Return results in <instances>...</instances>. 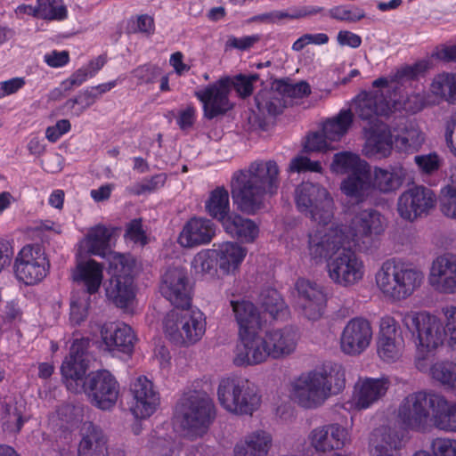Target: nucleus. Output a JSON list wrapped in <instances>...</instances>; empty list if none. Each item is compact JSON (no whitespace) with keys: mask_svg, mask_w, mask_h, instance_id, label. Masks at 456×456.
<instances>
[{"mask_svg":"<svg viewBox=\"0 0 456 456\" xmlns=\"http://www.w3.org/2000/svg\"><path fill=\"white\" fill-rule=\"evenodd\" d=\"M354 121L351 110H342L339 113L324 122L322 133L330 142H338L348 132Z\"/></svg>","mask_w":456,"mask_h":456,"instance_id":"nucleus-42","label":"nucleus"},{"mask_svg":"<svg viewBox=\"0 0 456 456\" xmlns=\"http://www.w3.org/2000/svg\"><path fill=\"white\" fill-rule=\"evenodd\" d=\"M436 393L419 391L408 395L398 408V419L406 428L424 431L431 422L432 401Z\"/></svg>","mask_w":456,"mask_h":456,"instance_id":"nucleus-10","label":"nucleus"},{"mask_svg":"<svg viewBox=\"0 0 456 456\" xmlns=\"http://www.w3.org/2000/svg\"><path fill=\"white\" fill-rule=\"evenodd\" d=\"M394 141L387 126L381 124L374 128L367 139L363 151L368 157L386 158L390 155Z\"/></svg>","mask_w":456,"mask_h":456,"instance_id":"nucleus-35","label":"nucleus"},{"mask_svg":"<svg viewBox=\"0 0 456 456\" xmlns=\"http://www.w3.org/2000/svg\"><path fill=\"white\" fill-rule=\"evenodd\" d=\"M280 185V169L274 160H256L234 174L232 194L239 208L255 213L264 205L266 195L276 194Z\"/></svg>","mask_w":456,"mask_h":456,"instance_id":"nucleus-1","label":"nucleus"},{"mask_svg":"<svg viewBox=\"0 0 456 456\" xmlns=\"http://www.w3.org/2000/svg\"><path fill=\"white\" fill-rule=\"evenodd\" d=\"M3 428L10 433H17L21 429L23 418L16 407L6 405L2 413Z\"/></svg>","mask_w":456,"mask_h":456,"instance_id":"nucleus-58","label":"nucleus"},{"mask_svg":"<svg viewBox=\"0 0 456 456\" xmlns=\"http://www.w3.org/2000/svg\"><path fill=\"white\" fill-rule=\"evenodd\" d=\"M431 447L435 456H456V440L436 438Z\"/></svg>","mask_w":456,"mask_h":456,"instance_id":"nucleus-64","label":"nucleus"},{"mask_svg":"<svg viewBox=\"0 0 456 456\" xmlns=\"http://www.w3.org/2000/svg\"><path fill=\"white\" fill-rule=\"evenodd\" d=\"M431 92L451 103L456 102V74L443 73L431 84Z\"/></svg>","mask_w":456,"mask_h":456,"instance_id":"nucleus-48","label":"nucleus"},{"mask_svg":"<svg viewBox=\"0 0 456 456\" xmlns=\"http://www.w3.org/2000/svg\"><path fill=\"white\" fill-rule=\"evenodd\" d=\"M261 304L265 312L276 319L287 314V307L275 289H269L261 295Z\"/></svg>","mask_w":456,"mask_h":456,"instance_id":"nucleus-52","label":"nucleus"},{"mask_svg":"<svg viewBox=\"0 0 456 456\" xmlns=\"http://www.w3.org/2000/svg\"><path fill=\"white\" fill-rule=\"evenodd\" d=\"M419 268L395 258L382 263L375 274V282L385 297L401 301L411 297L424 281Z\"/></svg>","mask_w":456,"mask_h":456,"instance_id":"nucleus-3","label":"nucleus"},{"mask_svg":"<svg viewBox=\"0 0 456 456\" xmlns=\"http://www.w3.org/2000/svg\"><path fill=\"white\" fill-rule=\"evenodd\" d=\"M80 434L78 456H110L108 439L98 426L91 421H86L81 427Z\"/></svg>","mask_w":456,"mask_h":456,"instance_id":"nucleus-26","label":"nucleus"},{"mask_svg":"<svg viewBox=\"0 0 456 456\" xmlns=\"http://www.w3.org/2000/svg\"><path fill=\"white\" fill-rule=\"evenodd\" d=\"M215 417L213 400L203 391L183 394L175 407L176 422L190 437L206 434Z\"/></svg>","mask_w":456,"mask_h":456,"instance_id":"nucleus-4","label":"nucleus"},{"mask_svg":"<svg viewBox=\"0 0 456 456\" xmlns=\"http://www.w3.org/2000/svg\"><path fill=\"white\" fill-rule=\"evenodd\" d=\"M261 403V395L256 386L248 379H243L232 412L240 415H252Z\"/></svg>","mask_w":456,"mask_h":456,"instance_id":"nucleus-38","label":"nucleus"},{"mask_svg":"<svg viewBox=\"0 0 456 456\" xmlns=\"http://www.w3.org/2000/svg\"><path fill=\"white\" fill-rule=\"evenodd\" d=\"M329 142L330 141L325 138L323 133H312L306 137L305 151L306 152H314L333 150L334 148L330 146Z\"/></svg>","mask_w":456,"mask_h":456,"instance_id":"nucleus-60","label":"nucleus"},{"mask_svg":"<svg viewBox=\"0 0 456 456\" xmlns=\"http://www.w3.org/2000/svg\"><path fill=\"white\" fill-rule=\"evenodd\" d=\"M167 337L175 345L189 347L201 340L206 318L199 310L182 308L168 313L163 321Z\"/></svg>","mask_w":456,"mask_h":456,"instance_id":"nucleus-5","label":"nucleus"},{"mask_svg":"<svg viewBox=\"0 0 456 456\" xmlns=\"http://www.w3.org/2000/svg\"><path fill=\"white\" fill-rule=\"evenodd\" d=\"M369 167L367 162L361 159L358 155L347 151L336 153L330 165L333 172L349 175H354Z\"/></svg>","mask_w":456,"mask_h":456,"instance_id":"nucleus-45","label":"nucleus"},{"mask_svg":"<svg viewBox=\"0 0 456 456\" xmlns=\"http://www.w3.org/2000/svg\"><path fill=\"white\" fill-rule=\"evenodd\" d=\"M275 85L283 98H303L311 93L310 86L305 81L291 84L285 80H279Z\"/></svg>","mask_w":456,"mask_h":456,"instance_id":"nucleus-56","label":"nucleus"},{"mask_svg":"<svg viewBox=\"0 0 456 456\" xmlns=\"http://www.w3.org/2000/svg\"><path fill=\"white\" fill-rule=\"evenodd\" d=\"M436 201V195L432 190L424 186H414L401 194L397 202V211L403 219L414 221L428 214L435 207Z\"/></svg>","mask_w":456,"mask_h":456,"instance_id":"nucleus-19","label":"nucleus"},{"mask_svg":"<svg viewBox=\"0 0 456 456\" xmlns=\"http://www.w3.org/2000/svg\"><path fill=\"white\" fill-rule=\"evenodd\" d=\"M243 379H244L228 377L221 379L218 385V400L221 405L230 412H232L234 403L236 400H238V393Z\"/></svg>","mask_w":456,"mask_h":456,"instance_id":"nucleus-46","label":"nucleus"},{"mask_svg":"<svg viewBox=\"0 0 456 456\" xmlns=\"http://www.w3.org/2000/svg\"><path fill=\"white\" fill-rule=\"evenodd\" d=\"M50 264L43 248L36 245H27L18 254L14 272L17 278L27 285L41 281L49 271Z\"/></svg>","mask_w":456,"mask_h":456,"instance_id":"nucleus-11","label":"nucleus"},{"mask_svg":"<svg viewBox=\"0 0 456 456\" xmlns=\"http://www.w3.org/2000/svg\"><path fill=\"white\" fill-rule=\"evenodd\" d=\"M401 315L402 323L411 334L419 353L431 352L444 344L445 328L436 316L427 312H411Z\"/></svg>","mask_w":456,"mask_h":456,"instance_id":"nucleus-7","label":"nucleus"},{"mask_svg":"<svg viewBox=\"0 0 456 456\" xmlns=\"http://www.w3.org/2000/svg\"><path fill=\"white\" fill-rule=\"evenodd\" d=\"M101 337L109 351L131 353L135 341L131 327L119 322L104 323L101 328Z\"/></svg>","mask_w":456,"mask_h":456,"instance_id":"nucleus-25","label":"nucleus"},{"mask_svg":"<svg viewBox=\"0 0 456 456\" xmlns=\"http://www.w3.org/2000/svg\"><path fill=\"white\" fill-rule=\"evenodd\" d=\"M425 142V135L417 125L409 124L395 137L397 151L405 153L418 151Z\"/></svg>","mask_w":456,"mask_h":456,"instance_id":"nucleus-43","label":"nucleus"},{"mask_svg":"<svg viewBox=\"0 0 456 456\" xmlns=\"http://www.w3.org/2000/svg\"><path fill=\"white\" fill-rule=\"evenodd\" d=\"M91 403L101 409L110 410L116 404L119 396V384L107 370H98L88 373L80 387Z\"/></svg>","mask_w":456,"mask_h":456,"instance_id":"nucleus-8","label":"nucleus"},{"mask_svg":"<svg viewBox=\"0 0 456 456\" xmlns=\"http://www.w3.org/2000/svg\"><path fill=\"white\" fill-rule=\"evenodd\" d=\"M390 381L387 378L360 379L354 385V405L358 410L367 409L387 394Z\"/></svg>","mask_w":456,"mask_h":456,"instance_id":"nucleus-24","label":"nucleus"},{"mask_svg":"<svg viewBox=\"0 0 456 456\" xmlns=\"http://www.w3.org/2000/svg\"><path fill=\"white\" fill-rule=\"evenodd\" d=\"M271 358L283 359L292 354L297 346L298 333L293 327L273 330L265 333Z\"/></svg>","mask_w":456,"mask_h":456,"instance_id":"nucleus-29","label":"nucleus"},{"mask_svg":"<svg viewBox=\"0 0 456 456\" xmlns=\"http://www.w3.org/2000/svg\"><path fill=\"white\" fill-rule=\"evenodd\" d=\"M373 330L370 322L362 317L351 319L340 336V348L348 355H359L370 345Z\"/></svg>","mask_w":456,"mask_h":456,"instance_id":"nucleus-16","label":"nucleus"},{"mask_svg":"<svg viewBox=\"0 0 456 456\" xmlns=\"http://www.w3.org/2000/svg\"><path fill=\"white\" fill-rule=\"evenodd\" d=\"M295 289L302 314L309 320H319L323 315L327 303L323 288L314 281L298 279Z\"/></svg>","mask_w":456,"mask_h":456,"instance_id":"nucleus-20","label":"nucleus"},{"mask_svg":"<svg viewBox=\"0 0 456 456\" xmlns=\"http://www.w3.org/2000/svg\"><path fill=\"white\" fill-rule=\"evenodd\" d=\"M414 160L419 170L425 174H432L440 167V159L436 153L418 155Z\"/></svg>","mask_w":456,"mask_h":456,"instance_id":"nucleus-63","label":"nucleus"},{"mask_svg":"<svg viewBox=\"0 0 456 456\" xmlns=\"http://www.w3.org/2000/svg\"><path fill=\"white\" fill-rule=\"evenodd\" d=\"M328 276L341 288H351L361 282L365 267L361 256L351 248H342L327 263Z\"/></svg>","mask_w":456,"mask_h":456,"instance_id":"nucleus-9","label":"nucleus"},{"mask_svg":"<svg viewBox=\"0 0 456 456\" xmlns=\"http://www.w3.org/2000/svg\"><path fill=\"white\" fill-rule=\"evenodd\" d=\"M345 370L339 365L330 371L309 370L301 373L291 383L290 396L301 408L313 410L321 407L326 400L345 387Z\"/></svg>","mask_w":456,"mask_h":456,"instance_id":"nucleus-2","label":"nucleus"},{"mask_svg":"<svg viewBox=\"0 0 456 456\" xmlns=\"http://www.w3.org/2000/svg\"><path fill=\"white\" fill-rule=\"evenodd\" d=\"M373 436L372 448L379 444L382 448L392 453L393 450L399 448L401 445V438L398 434L390 428H383L379 429L373 434Z\"/></svg>","mask_w":456,"mask_h":456,"instance_id":"nucleus-54","label":"nucleus"},{"mask_svg":"<svg viewBox=\"0 0 456 456\" xmlns=\"http://www.w3.org/2000/svg\"><path fill=\"white\" fill-rule=\"evenodd\" d=\"M349 440L348 430L338 423L317 427L308 435L310 445L322 452L342 449Z\"/></svg>","mask_w":456,"mask_h":456,"instance_id":"nucleus-23","label":"nucleus"},{"mask_svg":"<svg viewBox=\"0 0 456 456\" xmlns=\"http://www.w3.org/2000/svg\"><path fill=\"white\" fill-rule=\"evenodd\" d=\"M106 297L117 307L128 310L135 299V289L133 276L131 275H113L108 281L106 288Z\"/></svg>","mask_w":456,"mask_h":456,"instance_id":"nucleus-28","label":"nucleus"},{"mask_svg":"<svg viewBox=\"0 0 456 456\" xmlns=\"http://www.w3.org/2000/svg\"><path fill=\"white\" fill-rule=\"evenodd\" d=\"M430 287L441 294L456 293V255L444 253L431 262L428 274Z\"/></svg>","mask_w":456,"mask_h":456,"instance_id":"nucleus-15","label":"nucleus"},{"mask_svg":"<svg viewBox=\"0 0 456 456\" xmlns=\"http://www.w3.org/2000/svg\"><path fill=\"white\" fill-rule=\"evenodd\" d=\"M89 365L67 356L63 361L61 370L69 390L74 393L80 392V387L85 380Z\"/></svg>","mask_w":456,"mask_h":456,"instance_id":"nucleus-41","label":"nucleus"},{"mask_svg":"<svg viewBox=\"0 0 456 456\" xmlns=\"http://www.w3.org/2000/svg\"><path fill=\"white\" fill-rule=\"evenodd\" d=\"M384 230V219L380 213L374 209H363L349 221L345 233L346 241L352 240L355 246L364 245Z\"/></svg>","mask_w":456,"mask_h":456,"instance_id":"nucleus-13","label":"nucleus"},{"mask_svg":"<svg viewBox=\"0 0 456 456\" xmlns=\"http://www.w3.org/2000/svg\"><path fill=\"white\" fill-rule=\"evenodd\" d=\"M401 185L400 177L394 172L376 167L373 171L372 189L376 188L382 192L396 190Z\"/></svg>","mask_w":456,"mask_h":456,"instance_id":"nucleus-51","label":"nucleus"},{"mask_svg":"<svg viewBox=\"0 0 456 456\" xmlns=\"http://www.w3.org/2000/svg\"><path fill=\"white\" fill-rule=\"evenodd\" d=\"M37 5L33 9V16L44 20H63L67 17V9L61 0H37Z\"/></svg>","mask_w":456,"mask_h":456,"instance_id":"nucleus-49","label":"nucleus"},{"mask_svg":"<svg viewBox=\"0 0 456 456\" xmlns=\"http://www.w3.org/2000/svg\"><path fill=\"white\" fill-rule=\"evenodd\" d=\"M431 377L448 389L456 391V363L439 362L430 368Z\"/></svg>","mask_w":456,"mask_h":456,"instance_id":"nucleus-50","label":"nucleus"},{"mask_svg":"<svg viewBox=\"0 0 456 456\" xmlns=\"http://www.w3.org/2000/svg\"><path fill=\"white\" fill-rule=\"evenodd\" d=\"M134 403L131 406L133 415L137 419L150 417L159 405V395L153 383L144 376L135 379L131 386Z\"/></svg>","mask_w":456,"mask_h":456,"instance_id":"nucleus-22","label":"nucleus"},{"mask_svg":"<svg viewBox=\"0 0 456 456\" xmlns=\"http://www.w3.org/2000/svg\"><path fill=\"white\" fill-rule=\"evenodd\" d=\"M266 336L260 331L239 336L233 363L236 366H252L263 363L270 358Z\"/></svg>","mask_w":456,"mask_h":456,"instance_id":"nucleus-17","label":"nucleus"},{"mask_svg":"<svg viewBox=\"0 0 456 456\" xmlns=\"http://www.w3.org/2000/svg\"><path fill=\"white\" fill-rule=\"evenodd\" d=\"M231 305L239 325V336L262 330L263 321L253 303L247 300L231 301Z\"/></svg>","mask_w":456,"mask_h":456,"instance_id":"nucleus-32","label":"nucleus"},{"mask_svg":"<svg viewBox=\"0 0 456 456\" xmlns=\"http://www.w3.org/2000/svg\"><path fill=\"white\" fill-rule=\"evenodd\" d=\"M106 258H108L110 267L114 270V275L121 274L133 276L135 261L130 255L111 251Z\"/></svg>","mask_w":456,"mask_h":456,"instance_id":"nucleus-53","label":"nucleus"},{"mask_svg":"<svg viewBox=\"0 0 456 456\" xmlns=\"http://www.w3.org/2000/svg\"><path fill=\"white\" fill-rule=\"evenodd\" d=\"M404 347L403 332L397 320L389 314L383 316L377 342L379 358L386 362H395L402 358Z\"/></svg>","mask_w":456,"mask_h":456,"instance_id":"nucleus-12","label":"nucleus"},{"mask_svg":"<svg viewBox=\"0 0 456 456\" xmlns=\"http://www.w3.org/2000/svg\"><path fill=\"white\" fill-rule=\"evenodd\" d=\"M89 306L88 298L86 292H82V297L76 298L75 297L70 303V319L76 324H79L87 316Z\"/></svg>","mask_w":456,"mask_h":456,"instance_id":"nucleus-59","label":"nucleus"},{"mask_svg":"<svg viewBox=\"0 0 456 456\" xmlns=\"http://www.w3.org/2000/svg\"><path fill=\"white\" fill-rule=\"evenodd\" d=\"M215 233V225L210 220L194 217L184 224L178 241L182 247L193 248L209 243Z\"/></svg>","mask_w":456,"mask_h":456,"instance_id":"nucleus-27","label":"nucleus"},{"mask_svg":"<svg viewBox=\"0 0 456 456\" xmlns=\"http://www.w3.org/2000/svg\"><path fill=\"white\" fill-rule=\"evenodd\" d=\"M340 190L356 203L366 200L372 191L370 167L349 175L342 181Z\"/></svg>","mask_w":456,"mask_h":456,"instance_id":"nucleus-33","label":"nucleus"},{"mask_svg":"<svg viewBox=\"0 0 456 456\" xmlns=\"http://www.w3.org/2000/svg\"><path fill=\"white\" fill-rule=\"evenodd\" d=\"M161 294L176 308H187L191 301V286L184 268L168 267L162 276Z\"/></svg>","mask_w":456,"mask_h":456,"instance_id":"nucleus-14","label":"nucleus"},{"mask_svg":"<svg viewBox=\"0 0 456 456\" xmlns=\"http://www.w3.org/2000/svg\"><path fill=\"white\" fill-rule=\"evenodd\" d=\"M222 224L231 236L241 241L252 242L258 235V228L251 220L236 214L229 215Z\"/></svg>","mask_w":456,"mask_h":456,"instance_id":"nucleus-39","label":"nucleus"},{"mask_svg":"<svg viewBox=\"0 0 456 456\" xmlns=\"http://www.w3.org/2000/svg\"><path fill=\"white\" fill-rule=\"evenodd\" d=\"M297 210L311 220L329 224L334 215V200L329 191L319 183L303 182L294 192Z\"/></svg>","mask_w":456,"mask_h":456,"instance_id":"nucleus-6","label":"nucleus"},{"mask_svg":"<svg viewBox=\"0 0 456 456\" xmlns=\"http://www.w3.org/2000/svg\"><path fill=\"white\" fill-rule=\"evenodd\" d=\"M231 79L224 77L204 90L196 92L197 98L203 103L204 116L212 119L223 115L232 108L228 99Z\"/></svg>","mask_w":456,"mask_h":456,"instance_id":"nucleus-21","label":"nucleus"},{"mask_svg":"<svg viewBox=\"0 0 456 456\" xmlns=\"http://www.w3.org/2000/svg\"><path fill=\"white\" fill-rule=\"evenodd\" d=\"M273 446L272 435L263 429L253 431L233 448L234 456H268Z\"/></svg>","mask_w":456,"mask_h":456,"instance_id":"nucleus-31","label":"nucleus"},{"mask_svg":"<svg viewBox=\"0 0 456 456\" xmlns=\"http://www.w3.org/2000/svg\"><path fill=\"white\" fill-rule=\"evenodd\" d=\"M103 266L96 261L91 259L86 262H80L73 273V279L77 281H82L86 287L84 292L88 294L96 293L103 279Z\"/></svg>","mask_w":456,"mask_h":456,"instance_id":"nucleus-36","label":"nucleus"},{"mask_svg":"<svg viewBox=\"0 0 456 456\" xmlns=\"http://www.w3.org/2000/svg\"><path fill=\"white\" fill-rule=\"evenodd\" d=\"M90 346L91 340L88 338H76L70 346L68 356L90 365V362L94 360Z\"/></svg>","mask_w":456,"mask_h":456,"instance_id":"nucleus-57","label":"nucleus"},{"mask_svg":"<svg viewBox=\"0 0 456 456\" xmlns=\"http://www.w3.org/2000/svg\"><path fill=\"white\" fill-rule=\"evenodd\" d=\"M111 233L103 225L91 228L86 237L87 252L91 255L106 257L110 252V240Z\"/></svg>","mask_w":456,"mask_h":456,"instance_id":"nucleus-44","label":"nucleus"},{"mask_svg":"<svg viewBox=\"0 0 456 456\" xmlns=\"http://www.w3.org/2000/svg\"><path fill=\"white\" fill-rule=\"evenodd\" d=\"M255 101L259 112L264 116L279 115L286 106V101L275 84L270 89L260 91Z\"/></svg>","mask_w":456,"mask_h":456,"instance_id":"nucleus-40","label":"nucleus"},{"mask_svg":"<svg viewBox=\"0 0 456 456\" xmlns=\"http://www.w3.org/2000/svg\"><path fill=\"white\" fill-rule=\"evenodd\" d=\"M432 426L445 432H456V403L436 393L432 401Z\"/></svg>","mask_w":456,"mask_h":456,"instance_id":"nucleus-34","label":"nucleus"},{"mask_svg":"<svg viewBox=\"0 0 456 456\" xmlns=\"http://www.w3.org/2000/svg\"><path fill=\"white\" fill-rule=\"evenodd\" d=\"M440 210L448 218L456 219V185L447 184L441 191Z\"/></svg>","mask_w":456,"mask_h":456,"instance_id":"nucleus-55","label":"nucleus"},{"mask_svg":"<svg viewBox=\"0 0 456 456\" xmlns=\"http://www.w3.org/2000/svg\"><path fill=\"white\" fill-rule=\"evenodd\" d=\"M355 112L363 120L373 122L378 117L388 115L390 105L382 91L362 93L354 100Z\"/></svg>","mask_w":456,"mask_h":456,"instance_id":"nucleus-30","label":"nucleus"},{"mask_svg":"<svg viewBox=\"0 0 456 456\" xmlns=\"http://www.w3.org/2000/svg\"><path fill=\"white\" fill-rule=\"evenodd\" d=\"M346 242L345 232L340 227L322 228L308 236V251L316 263L330 259L340 251Z\"/></svg>","mask_w":456,"mask_h":456,"instance_id":"nucleus-18","label":"nucleus"},{"mask_svg":"<svg viewBox=\"0 0 456 456\" xmlns=\"http://www.w3.org/2000/svg\"><path fill=\"white\" fill-rule=\"evenodd\" d=\"M206 209L208 214L224 222V219L229 216V193L223 187L215 189L206 202Z\"/></svg>","mask_w":456,"mask_h":456,"instance_id":"nucleus-47","label":"nucleus"},{"mask_svg":"<svg viewBox=\"0 0 456 456\" xmlns=\"http://www.w3.org/2000/svg\"><path fill=\"white\" fill-rule=\"evenodd\" d=\"M216 254L215 249L203 250L198 253L193 259V265L202 273H209L215 264L216 265Z\"/></svg>","mask_w":456,"mask_h":456,"instance_id":"nucleus-61","label":"nucleus"},{"mask_svg":"<svg viewBox=\"0 0 456 456\" xmlns=\"http://www.w3.org/2000/svg\"><path fill=\"white\" fill-rule=\"evenodd\" d=\"M216 265L224 274L234 272L246 256V250L234 242H225L215 249Z\"/></svg>","mask_w":456,"mask_h":456,"instance_id":"nucleus-37","label":"nucleus"},{"mask_svg":"<svg viewBox=\"0 0 456 456\" xmlns=\"http://www.w3.org/2000/svg\"><path fill=\"white\" fill-rule=\"evenodd\" d=\"M58 417L67 424H76L83 419V408L72 404L61 405L57 411Z\"/></svg>","mask_w":456,"mask_h":456,"instance_id":"nucleus-62","label":"nucleus"}]
</instances>
